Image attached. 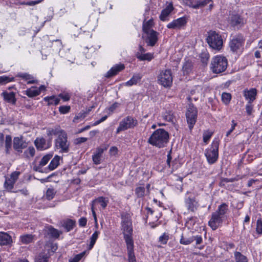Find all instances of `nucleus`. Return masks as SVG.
Wrapping results in <instances>:
<instances>
[{"mask_svg":"<svg viewBox=\"0 0 262 262\" xmlns=\"http://www.w3.org/2000/svg\"><path fill=\"white\" fill-rule=\"evenodd\" d=\"M162 118L168 122H173L174 116L171 111H166L162 115Z\"/></svg>","mask_w":262,"mask_h":262,"instance_id":"49530a36","label":"nucleus"},{"mask_svg":"<svg viewBox=\"0 0 262 262\" xmlns=\"http://www.w3.org/2000/svg\"><path fill=\"white\" fill-rule=\"evenodd\" d=\"M194 241V238H193L192 236L189 237H185L182 234L180 240V243L181 244L187 245L192 243Z\"/></svg>","mask_w":262,"mask_h":262,"instance_id":"8fccbe9b","label":"nucleus"},{"mask_svg":"<svg viewBox=\"0 0 262 262\" xmlns=\"http://www.w3.org/2000/svg\"><path fill=\"white\" fill-rule=\"evenodd\" d=\"M169 136L165 129L159 128L154 132L148 140V143L158 148L166 146L168 142Z\"/></svg>","mask_w":262,"mask_h":262,"instance_id":"7ed1b4c3","label":"nucleus"},{"mask_svg":"<svg viewBox=\"0 0 262 262\" xmlns=\"http://www.w3.org/2000/svg\"><path fill=\"white\" fill-rule=\"evenodd\" d=\"M35 240V235L32 234H24L19 237V242L24 245L32 243Z\"/></svg>","mask_w":262,"mask_h":262,"instance_id":"393cba45","label":"nucleus"},{"mask_svg":"<svg viewBox=\"0 0 262 262\" xmlns=\"http://www.w3.org/2000/svg\"><path fill=\"white\" fill-rule=\"evenodd\" d=\"M235 178H223L221 179L220 183V186L227 188L228 186L226 185L227 183L229 182H233L237 180Z\"/></svg>","mask_w":262,"mask_h":262,"instance_id":"864d4df0","label":"nucleus"},{"mask_svg":"<svg viewBox=\"0 0 262 262\" xmlns=\"http://www.w3.org/2000/svg\"><path fill=\"white\" fill-rule=\"evenodd\" d=\"M133 213L129 211L120 213V230L126 246L128 262H137L133 238Z\"/></svg>","mask_w":262,"mask_h":262,"instance_id":"f257e3e1","label":"nucleus"},{"mask_svg":"<svg viewBox=\"0 0 262 262\" xmlns=\"http://www.w3.org/2000/svg\"><path fill=\"white\" fill-rule=\"evenodd\" d=\"M138 124L136 119L130 116H127L124 118L119 123V125L117 129V133L121 131L125 130L128 128H132L136 126Z\"/></svg>","mask_w":262,"mask_h":262,"instance_id":"f8f14e48","label":"nucleus"},{"mask_svg":"<svg viewBox=\"0 0 262 262\" xmlns=\"http://www.w3.org/2000/svg\"><path fill=\"white\" fill-rule=\"evenodd\" d=\"M227 66L228 60L224 56L217 55L211 59L210 69L214 73L219 74L225 71Z\"/></svg>","mask_w":262,"mask_h":262,"instance_id":"20e7f679","label":"nucleus"},{"mask_svg":"<svg viewBox=\"0 0 262 262\" xmlns=\"http://www.w3.org/2000/svg\"><path fill=\"white\" fill-rule=\"evenodd\" d=\"M234 258L235 262H249L248 257L239 251L234 252Z\"/></svg>","mask_w":262,"mask_h":262,"instance_id":"f704fd0d","label":"nucleus"},{"mask_svg":"<svg viewBox=\"0 0 262 262\" xmlns=\"http://www.w3.org/2000/svg\"><path fill=\"white\" fill-rule=\"evenodd\" d=\"M85 254V251H83L79 254H76L71 260H70V262H78L84 256Z\"/></svg>","mask_w":262,"mask_h":262,"instance_id":"4d7b16f0","label":"nucleus"},{"mask_svg":"<svg viewBox=\"0 0 262 262\" xmlns=\"http://www.w3.org/2000/svg\"><path fill=\"white\" fill-rule=\"evenodd\" d=\"M209 3V0H187L186 4L190 7L198 9L206 6Z\"/></svg>","mask_w":262,"mask_h":262,"instance_id":"412c9836","label":"nucleus"},{"mask_svg":"<svg viewBox=\"0 0 262 262\" xmlns=\"http://www.w3.org/2000/svg\"><path fill=\"white\" fill-rule=\"evenodd\" d=\"M33 169L36 171L41 173H48L50 171L56 169L59 165H48V166L43 168V166L46 165H33Z\"/></svg>","mask_w":262,"mask_h":262,"instance_id":"4be33fe9","label":"nucleus"},{"mask_svg":"<svg viewBox=\"0 0 262 262\" xmlns=\"http://www.w3.org/2000/svg\"><path fill=\"white\" fill-rule=\"evenodd\" d=\"M197 221H198V218L196 216H191L187 219L185 223V226L189 229H193Z\"/></svg>","mask_w":262,"mask_h":262,"instance_id":"e433bc0d","label":"nucleus"},{"mask_svg":"<svg viewBox=\"0 0 262 262\" xmlns=\"http://www.w3.org/2000/svg\"><path fill=\"white\" fill-rule=\"evenodd\" d=\"M229 22L233 26H242L246 20L241 16L237 14H233L229 17Z\"/></svg>","mask_w":262,"mask_h":262,"instance_id":"a211bd4d","label":"nucleus"},{"mask_svg":"<svg viewBox=\"0 0 262 262\" xmlns=\"http://www.w3.org/2000/svg\"><path fill=\"white\" fill-rule=\"evenodd\" d=\"M20 174V172L15 171L10 175L9 177H6L4 186L7 191L10 192H13L12 189Z\"/></svg>","mask_w":262,"mask_h":262,"instance_id":"ddd939ff","label":"nucleus"},{"mask_svg":"<svg viewBox=\"0 0 262 262\" xmlns=\"http://www.w3.org/2000/svg\"><path fill=\"white\" fill-rule=\"evenodd\" d=\"M108 199L104 196H99L94 200L92 203L97 202L100 204L103 209H105L108 203Z\"/></svg>","mask_w":262,"mask_h":262,"instance_id":"58836bf2","label":"nucleus"},{"mask_svg":"<svg viewBox=\"0 0 262 262\" xmlns=\"http://www.w3.org/2000/svg\"><path fill=\"white\" fill-rule=\"evenodd\" d=\"M87 219L85 217H81L78 220V224L80 227H85L87 224Z\"/></svg>","mask_w":262,"mask_h":262,"instance_id":"e2e57ef3","label":"nucleus"},{"mask_svg":"<svg viewBox=\"0 0 262 262\" xmlns=\"http://www.w3.org/2000/svg\"><path fill=\"white\" fill-rule=\"evenodd\" d=\"M47 233L51 237L54 238H58L60 236L59 231L51 225L47 227Z\"/></svg>","mask_w":262,"mask_h":262,"instance_id":"473e14b6","label":"nucleus"},{"mask_svg":"<svg viewBox=\"0 0 262 262\" xmlns=\"http://www.w3.org/2000/svg\"><path fill=\"white\" fill-rule=\"evenodd\" d=\"M219 146V141L214 140L212 143L211 147L206 150L205 156L209 163H214L217 159Z\"/></svg>","mask_w":262,"mask_h":262,"instance_id":"1a4fd4ad","label":"nucleus"},{"mask_svg":"<svg viewBox=\"0 0 262 262\" xmlns=\"http://www.w3.org/2000/svg\"><path fill=\"white\" fill-rule=\"evenodd\" d=\"M43 100L48 102V105H57L60 101V99L55 96H48L44 98Z\"/></svg>","mask_w":262,"mask_h":262,"instance_id":"4c0bfd02","label":"nucleus"},{"mask_svg":"<svg viewBox=\"0 0 262 262\" xmlns=\"http://www.w3.org/2000/svg\"><path fill=\"white\" fill-rule=\"evenodd\" d=\"M27 143L21 138L15 137L13 140V148L18 152H22V149L26 148Z\"/></svg>","mask_w":262,"mask_h":262,"instance_id":"aec40b11","label":"nucleus"},{"mask_svg":"<svg viewBox=\"0 0 262 262\" xmlns=\"http://www.w3.org/2000/svg\"><path fill=\"white\" fill-rule=\"evenodd\" d=\"M257 90L255 88H252L250 90L245 89L243 91V95L245 99L248 100L249 103H252L256 99L257 95Z\"/></svg>","mask_w":262,"mask_h":262,"instance_id":"6ab92c4d","label":"nucleus"},{"mask_svg":"<svg viewBox=\"0 0 262 262\" xmlns=\"http://www.w3.org/2000/svg\"><path fill=\"white\" fill-rule=\"evenodd\" d=\"M173 10V4L172 2L167 3L166 8L163 9L160 16V19L162 21H166L167 20V18Z\"/></svg>","mask_w":262,"mask_h":262,"instance_id":"b1692460","label":"nucleus"},{"mask_svg":"<svg viewBox=\"0 0 262 262\" xmlns=\"http://www.w3.org/2000/svg\"><path fill=\"white\" fill-rule=\"evenodd\" d=\"M99 234L100 232L97 230L93 233L90 237V243L88 247L89 250H91L94 247Z\"/></svg>","mask_w":262,"mask_h":262,"instance_id":"ea45409f","label":"nucleus"},{"mask_svg":"<svg viewBox=\"0 0 262 262\" xmlns=\"http://www.w3.org/2000/svg\"><path fill=\"white\" fill-rule=\"evenodd\" d=\"M136 57L140 60L150 61L153 58V55L150 53L146 54H140V52L136 53Z\"/></svg>","mask_w":262,"mask_h":262,"instance_id":"c03bdc74","label":"nucleus"},{"mask_svg":"<svg viewBox=\"0 0 262 262\" xmlns=\"http://www.w3.org/2000/svg\"><path fill=\"white\" fill-rule=\"evenodd\" d=\"M153 21L151 19H149L146 22H144L142 26L143 31L145 33H148L149 32H151V31H154L151 29L152 26Z\"/></svg>","mask_w":262,"mask_h":262,"instance_id":"37998d69","label":"nucleus"},{"mask_svg":"<svg viewBox=\"0 0 262 262\" xmlns=\"http://www.w3.org/2000/svg\"><path fill=\"white\" fill-rule=\"evenodd\" d=\"M145 42L147 46L154 47L155 46L158 40L159 33L156 31H151V32L146 33Z\"/></svg>","mask_w":262,"mask_h":262,"instance_id":"f3484780","label":"nucleus"},{"mask_svg":"<svg viewBox=\"0 0 262 262\" xmlns=\"http://www.w3.org/2000/svg\"><path fill=\"white\" fill-rule=\"evenodd\" d=\"M125 68L123 64L120 63L113 67L106 73V77L107 78L113 77L117 75L119 72Z\"/></svg>","mask_w":262,"mask_h":262,"instance_id":"bb28decb","label":"nucleus"},{"mask_svg":"<svg viewBox=\"0 0 262 262\" xmlns=\"http://www.w3.org/2000/svg\"><path fill=\"white\" fill-rule=\"evenodd\" d=\"M142 77V75L141 74H135L129 80L125 82V85L128 86L136 85L140 81Z\"/></svg>","mask_w":262,"mask_h":262,"instance_id":"7c9ffc66","label":"nucleus"},{"mask_svg":"<svg viewBox=\"0 0 262 262\" xmlns=\"http://www.w3.org/2000/svg\"><path fill=\"white\" fill-rule=\"evenodd\" d=\"M17 77H20L27 81L28 84L35 83L36 80L34 79L33 77L28 73H18Z\"/></svg>","mask_w":262,"mask_h":262,"instance_id":"c9c22d12","label":"nucleus"},{"mask_svg":"<svg viewBox=\"0 0 262 262\" xmlns=\"http://www.w3.org/2000/svg\"><path fill=\"white\" fill-rule=\"evenodd\" d=\"M174 165H157L156 169L163 172L164 175H169L173 171Z\"/></svg>","mask_w":262,"mask_h":262,"instance_id":"a878e982","label":"nucleus"},{"mask_svg":"<svg viewBox=\"0 0 262 262\" xmlns=\"http://www.w3.org/2000/svg\"><path fill=\"white\" fill-rule=\"evenodd\" d=\"M212 135V133L208 130H206L203 133V141L205 144H207L209 140Z\"/></svg>","mask_w":262,"mask_h":262,"instance_id":"6e6d98bb","label":"nucleus"},{"mask_svg":"<svg viewBox=\"0 0 262 262\" xmlns=\"http://www.w3.org/2000/svg\"><path fill=\"white\" fill-rule=\"evenodd\" d=\"M14 77H10L6 76H0V84H6L14 81Z\"/></svg>","mask_w":262,"mask_h":262,"instance_id":"5fc2aeb1","label":"nucleus"},{"mask_svg":"<svg viewBox=\"0 0 262 262\" xmlns=\"http://www.w3.org/2000/svg\"><path fill=\"white\" fill-rule=\"evenodd\" d=\"M70 142L68 141L66 133H61L55 140V148L60 152L67 153L69 151Z\"/></svg>","mask_w":262,"mask_h":262,"instance_id":"6e6552de","label":"nucleus"},{"mask_svg":"<svg viewBox=\"0 0 262 262\" xmlns=\"http://www.w3.org/2000/svg\"><path fill=\"white\" fill-rule=\"evenodd\" d=\"M135 193L138 198L144 197L145 194V188L143 186L137 187L135 190Z\"/></svg>","mask_w":262,"mask_h":262,"instance_id":"a18cd8bd","label":"nucleus"},{"mask_svg":"<svg viewBox=\"0 0 262 262\" xmlns=\"http://www.w3.org/2000/svg\"><path fill=\"white\" fill-rule=\"evenodd\" d=\"M106 149L107 148L106 147H104L103 148L99 147L96 149L94 155L93 156V160L95 164L99 163L102 156V154L104 150H106Z\"/></svg>","mask_w":262,"mask_h":262,"instance_id":"c756f323","label":"nucleus"},{"mask_svg":"<svg viewBox=\"0 0 262 262\" xmlns=\"http://www.w3.org/2000/svg\"><path fill=\"white\" fill-rule=\"evenodd\" d=\"M231 99V95L228 93H223L222 94V100L223 103L227 105L229 103Z\"/></svg>","mask_w":262,"mask_h":262,"instance_id":"603ef678","label":"nucleus"},{"mask_svg":"<svg viewBox=\"0 0 262 262\" xmlns=\"http://www.w3.org/2000/svg\"><path fill=\"white\" fill-rule=\"evenodd\" d=\"M193 63L189 60H186L183 64L182 70L184 75L190 74L193 69Z\"/></svg>","mask_w":262,"mask_h":262,"instance_id":"72a5a7b5","label":"nucleus"},{"mask_svg":"<svg viewBox=\"0 0 262 262\" xmlns=\"http://www.w3.org/2000/svg\"><path fill=\"white\" fill-rule=\"evenodd\" d=\"M66 133L63 130L61 129L59 126H56L53 128H49L47 131V134L49 137L52 136H59L61 133Z\"/></svg>","mask_w":262,"mask_h":262,"instance_id":"2f4dec72","label":"nucleus"},{"mask_svg":"<svg viewBox=\"0 0 262 262\" xmlns=\"http://www.w3.org/2000/svg\"><path fill=\"white\" fill-rule=\"evenodd\" d=\"M49 257L47 254L41 252L36 256L35 262H49Z\"/></svg>","mask_w":262,"mask_h":262,"instance_id":"79ce46f5","label":"nucleus"},{"mask_svg":"<svg viewBox=\"0 0 262 262\" xmlns=\"http://www.w3.org/2000/svg\"><path fill=\"white\" fill-rule=\"evenodd\" d=\"M35 148L33 146H30L24 151V155L27 158H29L33 157L35 155Z\"/></svg>","mask_w":262,"mask_h":262,"instance_id":"3c124183","label":"nucleus"},{"mask_svg":"<svg viewBox=\"0 0 262 262\" xmlns=\"http://www.w3.org/2000/svg\"><path fill=\"white\" fill-rule=\"evenodd\" d=\"M13 243L12 237L10 235L5 232H0V245H10Z\"/></svg>","mask_w":262,"mask_h":262,"instance_id":"5701e85b","label":"nucleus"},{"mask_svg":"<svg viewBox=\"0 0 262 262\" xmlns=\"http://www.w3.org/2000/svg\"><path fill=\"white\" fill-rule=\"evenodd\" d=\"M206 40L209 46L213 49L219 51L222 49L223 39L221 36L215 31H209Z\"/></svg>","mask_w":262,"mask_h":262,"instance_id":"423d86ee","label":"nucleus"},{"mask_svg":"<svg viewBox=\"0 0 262 262\" xmlns=\"http://www.w3.org/2000/svg\"><path fill=\"white\" fill-rule=\"evenodd\" d=\"M58 97L61 98L63 101H68L70 99V95L68 93H61L58 95Z\"/></svg>","mask_w":262,"mask_h":262,"instance_id":"69168bd1","label":"nucleus"},{"mask_svg":"<svg viewBox=\"0 0 262 262\" xmlns=\"http://www.w3.org/2000/svg\"><path fill=\"white\" fill-rule=\"evenodd\" d=\"M2 96H3L4 100L7 102L13 104H15L16 100L15 97V94L14 92L8 93L7 92H4L2 93Z\"/></svg>","mask_w":262,"mask_h":262,"instance_id":"c85d7f7f","label":"nucleus"},{"mask_svg":"<svg viewBox=\"0 0 262 262\" xmlns=\"http://www.w3.org/2000/svg\"><path fill=\"white\" fill-rule=\"evenodd\" d=\"M198 117L197 108L192 104H190L186 113L187 122L190 130L193 128Z\"/></svg>","mask_w":262,"mask_h":262,"instance_id":"9d476101","label":"nucleus"},{"mask_svg":"<svg viewBox=\"0 0 262 262\" xmlns=\"http://www.w3.org/2000/svg\"><path fill=\"white\" fill-rule=\"evenodd\" d=\"M75 226L76 221L74 220L67 219L63 221L62 227L67 232L72 230Z\"/></svg>","mask_w":262,"mask_h":262,"instance_id":"cd10ccee","label":"nucleus"},{"mask_svg":"<svg viewBox=\"0 0 262 262\" xmlns=\"http://www.w3.org/2000/svg\"><path fill=\"white\" fill-rule=\"evenodd\" d=\"M146 223L149 221V225L151 228H155L161 224V222L159 221V219L162 216V213L158 210H154L152 208L146 207Z\"/></svg>","mask_w":262,"mask_h":262,"instance_id":"39448f33","label":"nucleus"},{"mask_svg":"<svg viewBox=\"0 0 262 262\" xmlns=\"http://www.w3.org/2000/svg\"><path fill=\"white\" fill-rule=\"evenodd\" d=\"M228 211V205L226 203H222L218 206L217 209L211 213L208 225L212 230H216L222 226Z\"/></svg>","mask_w":262,"mask_h":262,"instance_id":"f03ea898","label":"nucleus"},{"mask_svg":"<svg viewBox=\"0 0 262 262\" xmlns=\"http://www.w3.org/2000/svg\"><path fill=\"white\" fill-rule=\"evenodd\" d=\"M187 17L183 16L174 19L167 25L168 29H178L185 26L187 22Z\"/></svg>","mask_w":262,"mask_h":262,"instance_id":"4468645a","label":"nucleus"},{"mask_svg":"<svg viewBox=\"0 0 262 262\" xmlns=\"http://www.w3.org/2000/svg\"><path fill=\"white\" fill-rule=\"evenodd\" d=\"M88 140V138L85 137H80L76 139L74 141V143L76 144H80L82 143L86 142Z\"/></svg>","mask_w":262,"mask_h":262,"instance_id":"774afa93","label":"nucleus"},{"mask_svg":"<svg viewBox=\"0 0 262 262\" xmlns=\"http://www.w3.org/2000/svg\"><path fill=\"white\" fill-rule=\"evenodd\" d=\"M246 111L248 115H251L253 111V106L251 103L248 102L246 105Z\"/></svg>","mask_w":262,"mask_h":262,"instance_id":"338daca9","label":"nucleus"},{"mask_svg":"<svg viewBox=\"0 0 262 262\" xmlns=\"http://www.w3.org/2000/svg\"><path fill=\"white\" fill-rule=\"evenodd\" d=\"M52 154H49L44 156L41 159L39 164H47L50 160L52 158Z\"/></svg>","mask_w":262,"mask_h":262,"instance_id":"bf43d9fd","label":"nucleus"},{"mask_svg":"<svg viewBox=\"0 0 262 262\" xmlns=\"http://www.w3.org/2000/svg\"><path fill=\"white\" fill-rule=\"evenodd\" d=\"M34 144L38 150L42 151L48 149L51 146L50 141L47 142L43 137H37L34 141Z\"/></svg>","mask_w":262,"mask_h":262,"instance_id":"dca6fc26","label":"nucleus"},{"mask_svg":"<svg viewBox=\"0 0 262 262\" xmlns=\"http://www.w3.org/2000/svg\"><path fill=\"white\" fill-rule=\"evenodd\" d=\"M91 211L95 221V227L96 228V229H97L98 228V224L97 222V215L95 211L94 206L93 204H92L91 205Z\"/></svg>","mask_w":262,"mask_h":262,"instance_id":"052dcab7","label":"nucleus"},{"mask_svg":"<svg viewBox=\"0 0 262 262\" xmlns=\"http://www.w3.org/2000/svg\"><path fill=\"white\" fill-rule=\"evenodd\" d=\"M70 106L67 105L61 106L59 107V111L62 114H65L70 112Z\"/></svg>","mask_w":262,"mask_h":262,"instance_id":"680f3d73","label":"nucleus"},{"mask_svg":"<svg viewBox=\"0 0 262 262\" xmlns=\"http://www.w3.org/2000/svg\"><path fill=\"white\" fill-rule=\"evenodd\" d=\"M256 232L259 235H262V218L259 217L256 221Z\"/></svg>","mask_w":262,"mask_h":262,"instance_id":"09e8293b","label":"nucleus"},{"mask_svg":"<svg viewBox=\"0 0 262 262\" xmlns=\"http://www.w3.org/2000/svg\"><path fill=\"white\" fill-rule=\"evenodd\" d=\"M179 181V183L177 184L176 185V188L179 190L180 192L183 191V178L179 177L178 179Z\"/></svg>","mask_w":262,"mask_h":262,"instance_id":"0e129e2a","label":"nucleus"},{"mask_svg":"<svg viewBox=\"0 0 262 262\" xmlns=\"http://www.w3.org/2000/svg\"><path fill=\"white\" fill-rule=\"evenodd\" d=\"M55 195L54 189L48 188L46 192V198L48 200L53 199Z\"/></svg>","mask_w":262,"mask_h":262,"instance_id":"13d9d810","label":"nucleus"},{"mask_svg":"<svg viewBox=\"0 0 262 262\" xmlns=\"http://www.w3.org/2000/svg\"><path fill=\"white\" fill-rule=\"evenodd\" d=\"M26 94L29 97H34L39 95L38 88L32 86L26 91Z\"/></svg>","mask_w":262,"mask_h":262,"instance_id":"a19ab883","label":"nucleus"},{"mask_svg":"<svg viewBox=\"0 0 262 262\" xmlns=\"http://www.w3.org/2000/svg\"><path fill=\"white\" fill-rule=\"evenodd\" d=\"M185 206L189 212H195L199 207V203L194 193L187 191L184 198Z\"/></svg>","mask_w":262,"mask_h":262,"instance_id":"0eeeda50","label":"nucleus"},{"mask_svg":"<svg viewBox=\"0 0 262 262\" xmlns=\"http://www.w3.org/2000/svg\"><path fill=\"white\" fill-rule=\"evenodd\" d=\"M169 239V234L164 232L158 238V242L162 245H166Z\"/></svg>","mask_w":262,"mask_h":262,"instance_id":"de8ad7c7","label":"nucleus"},{"mask_svg":"<svg viewBox=\"0 0 262 262\" xmlns=\"http://www.w3.org/2000/svg\"><path fill=\"white\" fill-rule=\"evenodd\" d=\"M158 82L164 87L170 86L172 83V77L169 70H162L158 76Z\"/></svg>","mask_w":262,"mask_h":262,"instance_id":"9b49d317","label":"nucleus"},{"mask_svg":"<svg viewBox=\"0 0 262 262\" xmlns=\"http://www.w3.org/2000/svg\"><path fill=\"white\" fill-rule=\"evenodd\" d=\"M244 40L242 36L233 38L229 42V47L233 52H237L243 46Z\"/></svg>","mask_w":262,"mask_h":262,"instance_id":"2eb2a0df","label":"nucleus"}]
</instances>
